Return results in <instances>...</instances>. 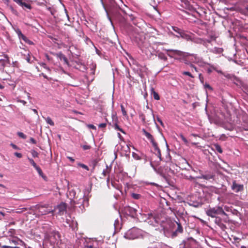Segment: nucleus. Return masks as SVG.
<instances>
[{
	"instance_id": "4d7b16f0",
	"label": "nucleus",
	"mask_w": 248,
	"mask_h": 248,
	"mask_svg": "<svg viewBox=\"0 0 248 248\" xmlns=\"http://www.w3.org/2000/svg\"><path fill=\"white\" fill-rule=\"evenodd\" d=\"M88 127L90 128H92L93 129H96V127L93 125V124H89L88 125Z\"/></svg>"
},
{
	"instance_id": "f8f14e48",
	"label": "nucleus",
	"mask_w": 248,
	"mask_h": 248,
	"mask_svg": "<svg viewBox=\"0 0 248 248\" xmlns=\"http://www.w3.org/2000/svg\"><path fill=\"white\" fill-rule=\"evenodd\" d=\"M153 147L154 149V153L157 156L159 159V161L162 160L161 151L157 146V143H154Z\"/></svg>"
},
{
	"instance_id": "5701e85b",
	"label": "nucleus",
	"mask_w": 248,
	"mask_h": 248,
	"mask_svg": "<svg viewBox=\"0 0 248 248\" xmlns=\"http://www.w3.org/2000/svg\"><path fill=\"white\" fill-rule=\"evenodd\" d=\"M69 195L70 199L76 198V192L74 189H71L69 191Z\"/></svg>"
},
{
	"instance_id": "aec40b11",
	"label": "nucleus",
	"mask_w": 248,
	"mask_h": 248,
	"mask_svg": "<svg viewBox=\"0 0 248 248\" xmlns=\"http://www.w3.org/2000/svg\"><path fill=\"white\" fill-rule=\"evenodd\" d=\"M223 50L222 48L215 47L211 51L215 54H220L223 52Z\"/></svg>"
},
{
	"instance_id": "6e6d98bb",
	"label": "nucleus",
	"mask_w": 248,
	"mask_h": 248,
	"mask_svg": "<svg viewBox=\"0 0 248 248\" xmlns=\"http://www.w3.org/2000/svg\"><path fill=\"white\" fill-rule=\"evenodd\" d=\"M103 6H104L105 10V11H106V12L107 13V17H108V19H109V20L111 21L110 17H109V16L108 15V14L107 10L106 9V8H105V6L104 5H103Z\"/></svg>"
},
{
	"instance_id": "a878e982",
	"label": "nucleus",
	"mask_w": 248,
	"mask_h": 248,
	"mask_svg": "<svg viewBox=\"0 0 248 248\" xmlns=\"http://www.w3.org/2000/svg\"><path fill=\"white\" fill-rule=\"evenodd\" d=\"M157 56L161 60H164V61H167V58L165 55V54L163 53H162V52L158 53V54L157 55Z\"/></svg>"
},
{
	"instance_id": "69168bd1",
	"label": "nucleus",
	"mask_w": 248,
	"mask_h": 248,
	"mask_svg": "<svg viewBox=\"0 0 248 248\" xmlns=\"http://www.w3.org/2000/svg\"><path fill=\"white\" fill-rule=\"evenodd\" d=\"M20 102L22 103L23 105H25L27 102L24 100H20Z\"/></svg>"
},
{
	"instance_id": "58836bf2",
	"label": "nucleus",
	"mask_w": 248,
	"mask_h": 248,
	"mask_svg": "<svg viewBox=\"0 0 248 248\" xmlns=\"http://www.w3.org/2000/svg\"><path fill=\"white\" fill-rule=\"evenodd\" d=\"M180 137L181 139H182V140L184 141V142L186 144H188V140L186 139V138L182 134H181L180 135Z\"/></svg>"
},
{
	"instance_id": "f704fd0d",
	"label": "nucleus",
	"mask_w": 248,
	"mask_h": 248,
	"mask_svg": "<svg viewBox=\"0 0 248 248\" xmlns=\"http://www.w3.org/2000/svg\"><path fill=\"white\" fill-rule=\"evenodd\" d=\"M31 152L33 157H37L38 156L39 154L34 150H32Z\"/></svg>"
},
{
	"instance_id": "4c0bfd02",
	"label": "nucleus",
	"mask_w": 248,
	"mask_h": 248,
	"mask_svg": "<svg viewBox=\"0 0 248 248\" xmlns=\"http://www.w3.org/2000/svg\"><path fill=\"white\" fill-rule=\"evenodd\" d=\"M121 110H122L123 115L125 116H127V112H126V110H125L124 106L123 105H121Z\"/></svg>"
},
{
	"instance_id": "7c9ffc66",
	"label": "nucleus",
	"mask_w": 248,
	"mask_h": 248,
	"mask_svg": "<svg viewBox=\"0 0 248 248\" xmlns=\"http://www.w3.org/2000/svg\"><path fill=\"white\" fill-rule=\"evenodd\" d=\"M28 159L34 168L37 166L32 158L28 157Z\"/></svg>"
},
{
	"instance_id": "0eeeda50",
	"label": "nucleus",
	"mask_w": 248,
	"mask_h": 248,
	"mask_svg": "<svg viewBox=\"0 0 248 248\" xmlns=\"http://www.w3.org/2000/svg\"><path fill=\"white\" fill-rule=\"evenodd\" d=\"M168 53V55L171 57L174 58L175 56H184L185 53L182 51L176 49H166Z\"/></svg>"
},
{
	"instance_id": "c756f323",
	"label": "nucleus",
	"mask_w": 248,
	"mask_h": 248,
	"mask_svg": "<svg viewBox=\"0 0 248 248\" xmlns=\"http://www.w3.org/2000/svg\"><path fill=\"white\" fill-rule=\"evenodd\" d=\"M131 197L135 200H139L141 197V195L139 194L133 193L131 194Z\"/></svg>"
},
{
	"instance_id": "9b49d317",
	"label": "nucleus",
	"mask_w": 248,
	"mask_h": 248,
	"mask_svg": "<svg viewBox=\"0 0 248 248\" xmlns=\"http://www.w3.org/2000/svg\"><path fill=\"white\" fill-rule=\"evenodd\" d=\"M231 188L235 192H238L243 190L244 186L243 185L238 184L235 181H233Z\"/></svg>"
},
{
	"instance_id": "a19ab883",
	"label": "nucleus",
	"mask_w": 248,
	"mask_h": 248,
	"mask_svg": "<svg viewBox=\"0 0 248 248\" xmlns=\"http://www.w3.org/2000/svg\"><path fill=\"white\" fill-rule=\"evenodd\" d=\"M183 74L184 75H186V76H188L189 77H190V78H194V77L192 76V75L189 72H187V71H184L183 72Z\"/></svg>"
},
{
	"instance_id": "6ab92c4d",
	"label": "nucleus",
	"mask_w": 248,
	"mask_h": 248,
	"mask_svg": "<svg viewBox=\"0 0 248 248\" xmlns=\"http://www.w3.org/2000/svg\"><path fill=\"white\" fill-rule=\"evenodd\" d=\"M15 31L16 33L17 34L19 39H22L25 42H27L28 40V39L23 34H22L21 31L19 29H16L15 30Z\"/></svg>"
},
{
	"instance_id": "412c9836",
	"label": "nucleus",
	"mask_w": 248,
	"mask_h": 248,
	"mask_svg": "<svg viewBox=\"0 0 248 248\" xmlns=\"http://www.w3.org/2000/svg\"><path fill=\"white\" fill-rule=\"evenodd\" d=\"M35 169L37 170V171L38 172L39 175L40 176H41L43 178L45 179L46 177L44 175V173L42 170L41 169V168L37 166L35 168Z\"/></svg>"
},
{
	"instance_id": "1a4fd4ad",
	"label": "nucleus",
	"mask_w": 248,
	"mask_h": 248,
	"mask_svg": "<svg viewBox=\"0 0 248 248\" xmlns=\"http://www.w3.org/2000/svg\"><path fill=\"white\" fill-rule=\"evenodd\" d=\"M215 174L211 172H205L204 174H202L201 176H197L198 179H203L207 180L214 179Z\"/></svg>"
},
{
	"instance_id": "bb28decb",
	"label": "nucleus",
	"mask_w": 248,
	"mask_h": 248,
	"mask_svg": "<svg viewBox=\"0 0 248 248\" xmlns=\"http://www.w3.org/2000/svg\"><path fill=\"white\" fill-rule=\"evenodd\" d=\"M215 149L219 153L221 154L222 153V150L221 146L218 144H216L214 145Z\"/></svg>"
},
{
	"instance_id": "6e6552de",
	"label": "nucleus",
	"mask_w": 248,
	"mask_h": 248,
	"mask_svg": "<svg viewBox=\"0 0 248 248\" xmlns=\"http://www.w3.org/2000/svg\"><path fill=\"white\" fill-rule=\"evenodd\" d=\"M66 204L64 202H61L59 205L55 207L53 210H54V211L57 209L58 210V214L61 216L63 215L64 213L66 212Z\"/></svg>"
},
{
	"instance_id": "5fc2aeb1",
	"label": "nucleus",
	"mask_w": 248,
	"mask_h": 248,
	"mask_svg": "<svg viewBox=\"0 0 248 248\" xmlns=\"http://www.w3.org/2000/svg\"><path fill=\"white\" fill-rule=\"evenodd\" d=\"M140 117L141 119V120H142L143 122H144L145 121V117L143 115V114L142 113H141L140 114Z\"/></svg>"
},
{
	"instance_id": "423d86ee",
	"label": "nucleus",
	"mask_w": 248,
	"mask_h": 248,
	"mask_svg": "<svg viewBox=\"0 0 248 248\" xmlns=\"http://www.w3.org/2000/svg\"><path fill=\"white\" fill-rule=\"evenodd\" d=\"M122 212L125 215L134 217L136 215L137 210L131 207L126 206L123 208Z\"/></svg>"
},
{
	"instance_id": "393cba45",
	"label": "nucleus",
	"mask_w": 248,
	"mask_h": 248,
	"mask_svg": "<svg viewBox=\"0 0 248 248\" xmlns=\"http://www.w3.org/2000/svg\"><path fill=\"white\" fill-rule=\"evenodd\" d=\"M221 74H222L225 78H226L228 79L233 80V79H234L236 78V77L232 74H224L222 72Z\"/></svg>"
},
{
	"instance_id": "ddd939ff",
	"label": "nucleus",
	"mask_w": 248,
	"mask_h": 248,
	"mask_svg": "<svg viewBox=\"0 0 248 248\" xmlns=\"http://www.w3.org/2000/svg\"><path fill=\"white\" fill-rule=\"evenodd\" d=\"M76 63L77 65L75 66V68L78 69L82 72H85L86 71L87 68L84 63H82L80 61H76Z\"/></svg>"
},
{
	"instance_id": "9d476101",
	"label": "nucleus",
	"mask_w": 248,
	"mask_h": 248,
	"mask_svg": "<svg viewBox=\"0 0 248 248\" xmlns=\"http://www.w3.org/2000/svg\"><path fill=\"white\" fill-rule=\"evenodd\" d=\"M13 1L21 6L23 9L26 8L29 10H31L32 8L30 4L23 1V0H13Z\"/></svg>"
},
{
	"instance_id": "052dcab7",
	"label": "nucleus",
	"mask_w": 248,
	"mask_h": 248,
	"mask_svg": "<svg viewBox=\"0 0 248 248\" xmlns=\"http://www.w3.org/2000/svg\"><path fill=\"white\" fill-rule=\"evenodd\" d=\"M67 158L72 162H74L75 161V159L72 157L67 156Z\"/></svg>"
},
{
	"instance_id": "3c124183",
	"label": "nucleus",
	"mask_w": 248,
	"mask_h": 248,
	"mask_svg": "<svg viewBox=\"0 0 248 248\" xmlns=\"http://www.w3.org/2000/svg\"><path fill=\"white\" fill-rule=\"evenodd\" d=\"M15 155L18 157V158H21L22 157V154L21 153H17V152H16L15 153Z\"/></svg>"
},
{
	"instance_id": "a211bd4d",
	"label": "nucleus",
	"mask_w": 248,
	"mask_h": 248,
	"mask_svg": "<svg viewBox=\"0 0 248 248\" xmlns=\"http://www.w3.org/2000/svg\"><path fill=\"white\" fill-rule=\"evenodd\" d=\"M91 191V188H88L86 189L84 191V199H80L79 200H82V202L83 203V204L82 205L83 206H84V205L86 203L87 204H88V198L86 197V195H88Z\"/></svg>"
},
{
	"instance_id": "864d4df0",
	"label": "nucleus",
	"mask_w": 248,
	"mask_h": 248,
	"mask_svg": "<svg viewBox=\"0 0 248 248\" xmlns=\"http://www.w3.org/2000/svg\"><path fill=\"white\" fill-rule=\"evenodd\" d=\"M39 65L44 68L45 69L47 67L46 64L44 62H41L39 63Z\"/></svg>"
},
{
	"instance_id": "774afa93",
	"label": "nucleus",
	"mask_w": 248,
	"mask_h": 248,
	"mask_svg": "<svg viewBox=\"0 0 248 248\" xmlns=\"http://www.w3.org/2000/svg\"><path fill=\"white\" fill-rule=\"evenodd\" d=\"M11 146L15 149H16L17 148V147L16 145L13 144V143H11Z\"/></svg>"
},
{
	"instance_id": "39448f33",
	"label": "nucleus",
	"mask_w": 248,
	"mask_h": 248,
	"mask_svg": "<svg viewBox=\"0 0 248 248\" xmlns=\"http://www.w3.org/2000/svg\"><path fill=\"white\" fill-rule=\"evenodd\" d=\"M139 235V231L137 229L133 228L127 231L124 236L128 239H134L137 238Z\"/></svg>"
},
{
	"instance_id": "09e8293b",
	"label": "nucleus",
	"mask_w": 248,
	"mask_h": 248,
	"mask_svg": "<svg viewBox=\"0 0 248 248\" xmlns=\"http://www.w3.org/2000/svg\"><path fill=\"white\" fill-rule=\"evenodd\" d=\"M106 123H101L98 125V127L100 128H104L106 126Z\"/></svg>"
},
{
	"instance_id": "79ce46f5",
	"label": "nucleus",
	"mask_w": 248,
	"mask_h": 248,
	"mask_svg": "<svg viewBox=\"0 0 248 248\" xmlns=\"http://www.w3.org/2000/svg\"><path fill=\"white\" fill-rule=\"evenodd\" d=\"M78 165L86 170H89L88 167L84 164L78 163Z\"/></svg>"
},
{
	"instance_id": "13d9d810",
	"label": "nucleus",
	"mask_w": 248,
	"mask_h": 248,
	"mask_svg": "<svg viewBox=\"0 0 248 248\" xmlns=\"http://www.w3.org/2000/svg\"><path fill=\"white\" fill-rule=\"evenodd\" d=\"M30 141L33 144H36V140L33 138H30Z\"/></svg>"
},
{
	"instance_id": "e2e57ef3",
	"label": "nucleus",
	"mask_w": 248,
	"mask_h": 248,
	"mask_svg": "<svg viewBox=\"0 0 248 248\" xmlns=\"http://www.w3.org/2000/svg\"><path fill=\"white\" fill-rule=\"evenodd\" d=\"M154 92L155 91L153 87H152L151 89V93L152 95L154 93Z\"/></svg>"
},
{
	"instance_id": "20e7f679",
	"label": "nucleus",
	"mask_w": 248,
	"mask_h": 248,
	"mask_svg": "<svg viewBox=\"0 0 248 248\" xmlns=\"http://www.w3.org/2000/svg\"><path fill=\"white\" fill-rule=\"evenodd\" d=\"M180 34L178 35H175V36L177 38H182L184 39H185L187 41H193L194 42H196L197 43H202V40L201 39H197V41H194V39L192 36V34L190 33H188V32L186 31H184L182 30L181 32H179Z\"/></svg>"
},
{
	"instance_id": "4468645a",
	"label": "nucleus",
	"mask_w": 248,
	"mask_h": 248,
	"mask_svg": "<svg viewBox=\"0 0 248 248\" xmlns=\"http://www.w3.org/2000/svg\"><path fill=\"white\" fill-rule=\"evenodd\" d=\"M177 225V229L172 233V238L176 237L178 233H181L183 232V228L181 224L179 222H176Z\"/></svg>"
},
{
	"instance_id": "a18cd8bd",
	"label": "nucleus",
	"mask_w": 248,
	"mask_h": 248,
	"mask_svg": "<svg viewBox=\"0 0 248 248\" xmlns=\"http://www.w3.org/2000/svg\"><path fill=\"white\" fill-rule=\"evenodd\" d=\"M91 148V146L88 145H84L82 146V148L84 150H87L90 149Z\"/></svg>"
},
{
	"instance_id": "72a5a7b5",
	"label": "nucleus",
	"mask_w": 248,
	"mask_h": 248,
	"mask_svg": "<svg viewBox=\"0 0 248 248\" xmlns=\"http://www.w3.org/2000/svg\"><path fill=\"white\" fill-rule=\"evenodd\" d=\"M17 135L21 138H22L23 139H26L27 138V136L26 135H25L23 133L21 132H17Z\"/></svg>"
},
{
	"instance_id": "de8ad7c7",
	"label": "nucleus",
	"mask_w": 248,
	"mask_h": 248,
	"mask_svg": "<svg viewBox=\"0 0 248 248\" xmlns=\"http://www.w3.org/2000/svg\"><path fill=\"white\" fill-rule=\"evenodd\" d=\"M199 78L201 82H203V77H202V74L201 73L199 74Z\"/></svg>"
},
{
	"instance_id": "680f3d73",
	"label": "nucleus",
	"mask_w": 248,
	"mask_h": 248,
	"mask_svg": "<svg viewBox=\"0 0 248 248\" xmlns=\"http://www.w3.org/2000/svg\"><path fill=\"white\" fill-rule=\"evenodd\" d=\"M207 73H209V74H210L212 71V69L211 68V67L210 68H208L207 69Z\"/></svg>"
},
{
	"instance_id": "ea45409f",
	"label": "nucleus",
	"mask_w": 248,
	"mask_h": 248,
	"mask_svg": "<svg viewBox=\"0 0 248 248\" xmlns=\"http://www.w3.org/2000/svg\"><path fill=\"white\" fill-rule=\"evenodd\" d=\"M109 173L108 169V165L106 166V169L105 170H104L103 171V174L104 176H106L107 174Z\"/></svg>"
},
{
	"instance_id": "603ef678",
	"label": "nucleus",
	"mask_w": 248,
	"mask_h": 248,
	"mask_svg": "<svg viewBox=\"0 0 248 248\" xmlns=\"http://www.w3.org/2000/svg\"><path fill=\"white\" fill-rule=\"evenodd\" d=\"M204 87L205 88H207L209 90H212V88L210 86V85L207 83H206L205 85H204Z\"/></svg>"
},
{
	"instance_id": "c85d7f7f",
	"label": "nucleus",
	"mask_w": 248,
	"mask_h": 248,
	"mask_svg": "<svg viewBox=\"0 0 248 248\" xmlns=\"http://www.w3.org/2000/svg\"><path fill=\"white\" fill-rule=\"evenodd\" d=\"M172 30L177 33V35H179L180 34V33L179 32H181V31H182V29L179 28L178 27H175V26H172L171 27Z\"/></svg>"
},
{
	"instance_id": "4be33fe9",
	"label": "nucleus",
	"mask_w": 248,
	"mask_h": 248,
	"mask_svg": "<svg viewBox=\"0 0 248 248\" xmlns=\"http://www.w3.org/2000/svg\"><path fill=\"white\" fill-rule=\"evenodd\" d=\"M35 169L37 170V171L38 172L39 175L40 176H41L43 178L45 179L46 177L44 175V173L42 170L41 169V168L37 166L35 168Z\"/></svg>"
},
{
	"instance_id": "7ed1b4c3",
	"label": "nucleus",
	"mask_w": 248,
	"mask_h": 248,
	"mask_svg": "<svg viewBox=\"0 0 248 248\" xmlns=\"http://www.w3.org/2000/svg\"><path fill=\"white\" fill-rule=\"evenodd\" d=\"M49 205L48 204H37L35 208L36 212H38L39 215H45L49 213H52L53 215L54 210L48 209Z\"/></svg>"
},
{
	"instance_id": "0e129e2a",
	"label": "nucleus",
	"mask_w": 248,
	"mask_h": 248,
	"mask_svg": "<svg viewBox=\"0 0 248 248\" xmlns=\"http://www.w3.org/2000/svg\"><path fill=\"white\" fill-rule=\"evenodd\" d=\"M42 75L43 76V77L45 78H46V79H48V77H47V76L43 73H42Z\"/></svg>"
},
{
	"instance_id": "bf43d9fd",
	"label": "nucleus",
	"mask_w": 248,
	"mask_h": 248,
	"mask_svg": "<svg viewBox=\"0 0 248 248\" xmlns=\"http://www.w3.org/2000/svg\"><path fill=\"white\" fill-rule=\"evenodd\" d=\"M146 184L147 185H153V186H158V185L156 183H148V182H146Z\"/></svg>"
},
{
	"instance_id": "f03ea898",
	"label": "nucleus",
	"mask_w": 248,
	"mask_h": 248,
	"mask_svg": "<svg viewBox=\"0 0 248 248\" xmlns=\"http://www.w3.org/2000/svg\"><path fill=\"white\" fill-rule=\"evenodd\" d=\"M206 214L207 216L213 218L216 217L218 215H227L222 208L220 206L210 208L206 211Z\"/></svg>"
},
{
	"instance_id": "e433bc0d",
	"label": "nucleus",
	"mask_w": 248,
	"mask_h": 248,
	"mask_svg": "<svg viewBox=\"0 0 248 248\" xmlns=\"http://www.w3.org/2000/svg\"><path fill=\"white\" fill-rule=\"evenodd\" d=\"M155 248H171L164 244H159L158 246H156Z\"/></svg>"
},
{
	"instance_id": "cd10ccee",
	"label": "nucleus",
	"mask_w": 248,
	"mask_h": 248,
	"mask_svg": "<svg viewBox=\"0 0 248 248\" xmlns=\"http://www.w3.org/2000/svg\"><path fill=\"white\" fill-rule=\"evenodd\" d=\"M45 120L46 122L50 124L51 126L54 125V123L53 122V121L51 120V118L49 117H47V118H45Z\"/></svg>"
},
{
	"instance_id": "c9c22d12",
	"label": "nucleus",
	"mask_w": 248,
	"mask_h": 248,
	"mask_svg": "<svg viewBox=\"0 0 248 248\" xmlns=\"http://www.w3.org/2000/svg\"><path fill=\"white\" fill-rule=\"evenodd\" d=\"M114 126L115 129L119 130V131L122 132V133H124V131L121 127H120V126L117 124H114Z\"/></svg>"
},
{
	"instance_id": "49530a36",
	"label": "nucleus",
	"mask_w": 248,
	"mask_h": 248,
	"mask_svg": "<svg viewBox=\"0 0 248 248\" xmlns=\"http://www.w3.org/2000/svg\"><path fill=\"white\" fill-rule=\"evenodd\" d=\"M10 9H11V10L12 12L14 14H15V15H17V14H18V12H17V11H16V10H15V9L13 7L11 6V7H10Z\"/></svg>"
},
{
	"instance_id": "37998d69",
	"label": "nucleus",
	"mask_w": 248,
	"mask_h": 248,
	"mask_svg": "<svg viewBox=\"0 0 248 248\" xmlns=\"http://www.w3.org/2000/svg\"><path fill=\"white\" fill-rule=\"evenodd\" d=\"M186 64H189V66H190L191 68H193V69H194V70H195L196 72H198V69H197V67H196L194 65H193V64H192V63H189H189H187V62H186Z\"/></svg>"
},
{
	"instance_id": "2eb2a0df",
	"label": "nucleus",
	"mask_w": 248,
	"mask_h": 248,
	"mask_svg": "<svg viewBox=\"0 0 248 248\" xmlns=\"http://www.w3.org/2000/svg\"><path fill=\"white\" fill-rule=\"evenodd\" d=\"M142 131L146 137L150 140L152 146L154 145V143H156L155 141L153 136L150 133L146 131L144 129H142Z\"/></svg>"
},
{
	"instance_id": "f257e3e1",
	"label": "nucleus",
	"mask_w": 248,
	"mask_h": 248,
	"mask_svg": "<svg viewBox=\"0 0 248 248\" xmlns=\"http://www.w3.org/2000/svg\"><path fill=\"white\" fill-rule=\"evenodd\" d=\"M149 222L155 227L160 225L164 235L167 237L172 238L173 230L175 224L170 218L161 215H157L155 216H152Z\"/></svg>"
},
{
	"instance_id": "c03bdc74",
	"label": "nucleus",
	"mask_w": 248,
	"mask_h": 248,
	"mask_svg": "<svg viewBox=\"0 0 248 248\" xmlns=\"http://www.w3.org/2000/svg\"><path fill=\"white\" fill-rule=\"evenodd\" d=\"M186 179H188V180H195L196 179H197V178L196 177H194L191 175L188 176H186Z\"/></svg>"
},
{
	"instance_id": "473e14b6",
	"label": "nucleus",
	"mask_w": 248,
	"mask_h": 248,
	"mask_svg": "<svg viewBox=\"0 0 248 248\" xmlns=\"http://www.w3.org/2000/svg\"><path fill=\"white\" fill-rule=\"evenodd\" d=\"M209 65L211 67V68L212 69V70H215L216 71H217L218 73H222V71L221 70H217V67L216 66H214L213 65H211L210 64Z\"/></svg>"
},
{
	"instance_id": "8fccbe9b",
	"label": "nucleus",
	"mask_w": 248,
	"mask_h": 248,
	"mask_svg": "<svg viewBox=\"0 0 248 248\" xmlns=\"http://www.w3.org/2000/svg\"><path fill=\"white\" fill-rule=\"evenodd\" d=\"M156 120L157 121L160 123V124L163 126V122L162 121V120H161V119L158 117V116H157L156 117Z\"/></svg>"
},
{
	"instance_id": "f3484780",
	"label": "nucleus",
	"mask_w": 248,
	"mask_h": 248,
	"mask_svg": "<svg viewBox=\"0 0 248 248\" xmlns=\"http://www.w3.org/2000/svg\"><path fill=\"white\" fill-rule=\"evenodd\" d=\"M188 55L191 57L190 60L196 64L198 63V62L200 61V60L202 58V57L199 56L197 54H189Z\"/></svg>"
},
{
	"instance_id": "2f4dec72",
	"label": "nucleus",
	"mask_w": 248,
	"mask_h": 248,
	"mask_svg": "<svg viewBox=\"0 0 248 248\" xmlns=\"http://www.w3.org/2000/svg\"><path fill=\"white\" fill-rule=\"evenodd\" d=\"M152 95L155 100H159L160 99L159 95L156 92H154V93Z\"/></svg>"
},
{
	"instance_id": "b1692460",
	"label": "nucleus",
	"mask_w": 248,
	"mask_h": 248,
	"mask_svg": "<svg viewBox=\"0 0 248 248\" xmlns=\"http://www.w3.org/2000/svg\"><path fill=\"white\" fill-rule=\"evenodd\" d=\"M199 66L201 67H204L205 65H210V63L206 62H204L202 59V58L200 60V61L198 62V63H197Z\"/></svg>"
},
{
	"instance_id": "dca6fc26",
	"label": "nucleus",
	"mask_w": 248,
	"mask_h": 248,
	"mask_svg": "<svg viewBox=\"0 0 248 248\" xmlns=\"http://www.w3.org/2000/svg\"><path fill=\"white\" fill-rule=\"evenodd\" d=\"M55 55L58 58L60 59L61 60H63L66 64L69 65V63L67 58L62 52H60L56 54Z\"/></svg>"
},
{
	"instance_id": "338daca9",
	"label": "nucleus",
	"mask_w": 248,
	"mask_h": 248,
	"mask_svg": "<svg viewBox=\"0 0 248 248\" xmlns=\"http://www.w3.org/2000/svg\"><path fill=\"white\" fill-rule=\"evenodd\" d=\"M0 248H11V247L7 246H3Z\"/></svg>"
}]
</instances>
